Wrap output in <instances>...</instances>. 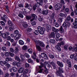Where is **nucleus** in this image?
<instances>
[{
  "label": "nucleus",
  "mask_w": 77,
  "mask_h": 77,
  "mask_svg": "<svg viewBox=\"0 0 77 77\" xmlns=\"http://www.w3.org/2000/svg\"><path fill=\"white\" fill-rule=\"evenodd\" d=\"M3 64L5 65V66H7L8 68H9V67H10V64L6 62V61H0V65L1 66H3Z\"/></svg>",
  "instance_id": "obj_1"
},
{
  "label": "nucleus",
  "mask_w": 77,
  "mask_h": 77,
  "mask_svg": "<svg viewBox=\"0 0 77 77\" xmlns=\"http://www.w3.org/2000/svg\"><path fill=\"white\" fill-rule=\"evenodd\" d=\"M41 63L40 64L41 66H39V69L38 70V71L39 72H40V73H41L42 72V71H43V69H42V65H44V64L42 63V62H44V60L42 59L40 61Z\"/></svg>",
  "instance_id": "obj_2"
},
{
  "label": "nucleus",
  "mask_w": 77,
  "mask_h": 77,
  "mask_svg": "<svg viewBox=\"0 0 77 77\" xmlns=\"http://www.w3.org/2000/svg\"><path fill=\"white\" fill-rule=\"evenodd\" d=\"M8 24L10 26V28H9V31H12L14 30V24L11 21H9L8 22Z\"/></svg>",
  "instance_id": "obj_3"
},
{
  "label": "nucleus",
  "mask_w": 77,
  "mask_h": 77,
  "mask_svg": "<svg viewBox=\"0 0 77 77\" xmlns=\"http://www.w3.org/2000/svg\"><path fill=\"white\" fill-rule=\"evenodd\" d=\"M38 29L41 35L44 34V30H45L44 28L39 26L38 27Z\"/></svg>",
  "instance_id": "obj_4"
},
{
  "label": "nucleus",
  "mask_w": 77,
  "mask_h": 77,
  "mask_svg": "<svg viewBox=\"0 0 77 77\" xmlns=\"http://www.w3.org/2000/svg\"><path fill=\"white\" fill-rule=\"evenodd\" d=\"M46 64L47 65V66L49 68H50L51 66V63H50L49 62H45L44 63V65H42V67H45V68H46Z\"/></svg>",
  "instance_id": "obj_5"
},
{
  "label": "nucleus",
  "mask_w": 77,
  "mask_h": 77,
  "mask_svg": "<svg viewBox=\"0 0 77 77\" xmlns=\"http://www.w3.org/2000/svg\"><path fill=\"white\" fill-rule=\"evenodd\" d=\"M62 4L60 3H58L56 4L55 6V9L56 10H58V9L62 8Z\"/></svg>",
  "instance_id": "obj_6"
},
{
  "label": "nucleus",
  "mask_w": 77,
  "mask_h": 77,
  "mask_svg": "<svg viewBox=\"0 0 77 77\" xmlns=\"http://www.w3.org/2000/svg\"><path fill=\"white\" fill-rule=\"evenodd\" d=\"M34 41H36L38 45H40V46L42 47H45V45H44V44L43 42H41V41H37L36 40H35Z\"/></svg>",
  "instance_id": "obj_7"
},
{
  "label": "nucleus",
  "mask_w": 77,
  "mask_h": 77,
  "mask_svg": "<svg viewBox=\"0 0 77 77\" xmlns=\"http://www.w3.org/2000/svg\"><path fill=\"white\" fill-rule=\"evenodd\" d=\"M41 56L42 57H44L45 60H47V59H48V57L47 55V54L44 52H43L41 53Z\"/></svg>",
  "instance_id": "obj_8"
},
{
  "label": "nucleus",
  "mask_w": 77,
  "mask_h": 77,
  "mask_svg": "<svg viewBox=\"0 0 77 77\" xmlns=\"http://www.w3.org/2000/svg\"><path fill=\"white\" fill-rule=\"evenodd\" d=\"M25 8H28V9H29L30 11H31L32 9V7L30 6L28 3H26L25 5Z\"/></svg>",
  "instance_id": "obj_9"
},
{
  "label": "nucleus",
  "mask_w": 77,
  "mask_h": 77,
  "mask_svg": "<svg viewBox=\"0 0 77 77\" xmlns=\"http://www.w3.org/2000/svg\"><path fill=\"white\" fill-rule=\"evenodd\" d=\"M31 72V70L28 69H25L24 71L23 72V75L26 74L27 73H30Z\"/></svg>",
  "instance_id": "obj_10"
},
{
  "label": "nucleus",
  "mask_w": 77,
  "mask_h": 77,
  "mask_svg": "<svg viewBox=\"0 0 77 77\" xmlns=\"http://www.w3.org/2000/svg\"><path fill=\"white\" fill-rule=\"evenodd\" d=\"M36 44V48L38 50V51H41V48L39 45H38L39 44L36 41H34Z\"/></svg>",
  "instance_id": "obj_11"
},
{
  "label": "nucleus",
  "mask_w": 77,
  "mask_h": 77,
  "mask_svg": "<svg viewBox=\"0 0 77 77\" xmlns=\"http://www.w3.org/2000/svg\"><path fill=\"white\" fill-rule=\"evenodd\" d=\"M33 19H31L30 21L32 22L33 21L34 19H36L37 18V16L35 14H32L31 15Z\"/></svg>",
  "instance_id": "obj_12"
},
{
  "label": "nucleus",
  "mask_w": 77,
  "mask_h": 77,
  "mask_svg": "<svg viewBox=\"0 0 77 77\" xmlns=\"http://www.w3.org/2000/svg\"><path fill=\"white\" fill-rule=\"evenodd\" d=\"M56 37V35H55V34L53 32H52L51 34H50L49 35V38H55Z\"/></svg>",
  "instance_id": "obj_13"
},
{
  "label": "nucleus",
  "mask_w": 77,
  "mask_h": 77,
  "mask_svg": "<svg viewBox=\"0 0 77 77\" xmlns=\"http://www.w3.org/2000/svg\"><path fill=\"white\" fill-rule=\"evenodd\" d=\"M20 36H21V35H20V34L16 35L14 37V39L15 41H17V40L20 38Z\"/></svg>",
  "instance_id": "obj_14"
},
{
  "label": "nucleus",
  "mask_w": 77,
  "mask_h": 77,
  "mask_svg": "<svg viewBox=\"0 0 77 77\" xmlns=\"http://www.w3.org/2000/svg\"><path fill=\"white\" fill-rule=\"evenodd\" d=\"M76 46H75V47H74V49L72 48V47H70L69 48V50H74L75 51H77V46H76V45H75Z\"/></svg>",
  "instance_id": "obj_15"
},
{
  "label": "nucleus",
  "mask_w": 77,
  "mask_h": 77,
  "mask_svg": "<svg viewBox=\"0 0 77 77\" xmlns=\"http://www.w3.org/2000/svg\"><path fill=\"white\" fill-rule=\"evenodd\" d=\"M43 2L45 3V8H47L48 6V4L47 3V2H48L47 0H43Z\"/></svg>",
  "instance_id": "obj_16"
},
{
  "label": "nucleus",
  "mask_w": 77,
  "mask_h": 77,
  "mask_svg": "<svg viewBox=\"0 0 77 77\" xmlns=\"http://www.w3.org/2000/svg\"><path fill=\"white\" fill-rule=\"evenodd\" d=\"M57 63L58 64L59 66H60L61 67H63V63L62 62L57 61Z\"/></svg>",
  "instance_id": "obj_17"
},
{
  "label": "nucleus",
  "mask_w": 77,
  "mask_h": 77,
  "mask_svg": "<svg viewBox=\"0 0 77 77\" xmlns=\"http://www.w3.org/2000/svg\"><path fill=\"white\" fill-rule=\"evenodd\" d=\"M52 30L53 32H55L56 33L57 32H58L59 31V30L58 29L55 28L54 27H52Z\"/></svg>",
  "instance_id": "obj_18"
},
{
  "label": "nucleus",
  "mask_w": 77,
  "mask_h": 77,
  "mask_svg": "<svg viewBox=\"0 0 77 77\" xmlns=\"http://www.w3.org/2000/svg\"><path fill=\"white\" fill-rule=\"evenodd\" d=\"M63 21V18L62 17H60L58 19V23H60Z\"/></svg>",
  "instance_id": "obj_19"
},
{
  "label": "nucleus",
  "mask_w": 77,
  "mask_h": 77,
  "mask_svg": "<svg viewBox=\"0 0 77 77\" xmlns=\"http://www.w3.org/2000/svg\"><path fill=\"white\" fill-rule=\"evenodd\" d=\"M63 71L62 69H61L60 67H59V71L57 72V73L59 74V75H60V73H63Z\"/></svg>",
  "instance_id": "obj_20"
},
{
  "label": "nucleus",
  "mask_w": 77,
  "mask_h": 77,
  "mask_svg": "<svg viewBox=\"0 0 77 77\" xmlns=\"http://www.w3.org/2000/svg\"><path fill=\"white\" fill-rule=\"evenodd\" d=\"M22 26L24 29H26L28 27V24L26 23H23L22 24Z\"/></svg>",
  "instance_id": "obj_21"
},
{
  "label": "nucleus",
  "mask_w": 77,
  "mask_h": 77,
  "mask_svg": "<svg viewBox=\"0 0 77 77\" xmlns=\"http://www.w3.org/2000/svg\"><path fill=\"white\" fill-rule=\"evenodd\" d=\"M48 10H45L42 11V14L43 15H47V14H48Z\"/></svg>",
  "instance_id": "obj_22"
},
{
  "label": "nucleus",
  "mask_w": 77,
  "mask_h": 77,
  "mask_svg": "<svg viewBox=\"0 0 77 77\" xmlns=\"http://www.w3.org/2000/svg\"><path fill=\"white\" fill-rule=\"evenodd\" d=\"M56 40L57 41H58V40L57 39H58L59 37H60V34H59V33H58L57 32H56Z\"/></svg>",
  "instance_id": "obj_23"
},
{
  "label": "nucleus",
  "mask_w": 77,
  "mask_h": 77,
  "mask_svg": "<svg viewBox=\"0 0 77 77\" xmlns=\"http://www.w3.org/2000/svg\"><path fill=\"white\" fill-rule=\"evenodd\" d=\"M14 52L15 54H16L17 53H18V52H19V49H18V48H16L14 51Z\"/></svg>",
  "instance_id": "obj_24"
},
{
  "label": "nucleus",
  "mask_w": 77,
  "mask_h": 77,
  "mask_svg": "<svg viewBox=\"0 0 77 77\" xmlns=\"http://www.w3.org/2000/svg\"><path fill=\"white\" fill-rule=\"evenodd\" d=\"M19 43L20 45H24V42L21 40H20L19 41Z\"/></svg>",
  "instance_id": "obj_25"
},
{
  "label": "nucleus",
  "mask_w": 77,
  "mask_h": 77,
  "mask_svg": "<svg viewBox=\"0 0 77 77\" xmlns=\"http://www.w3.org/2000/svg\"><path fill=\"white\" fill-rule=\"evenodd\" d=\"M33 54L34 55L32 56V57L33 59L34 60H36V53L34 52L33 53Z\"/></svg>",
  "instance_id": "obj_26"
},
{
  "label": "nucleus",
  "mask_w": 77,
  "mask_h": 77,
  "mask_svg": "<svg viewBox=\"0 0 77 77\" xmlns=\"http://www.w3.org/2000/svg\"><path fill=\"white\" fill-rule=\"evenodd\" d=\"M71 20V17H70V16H68L67 17L66 20L65 22H68V21H70Z\"/></svg>",
  "instance_id": "obj_27"
},
{
  "label": "nucleus",
  "mask_w": 77,
  "mask_h": 77,
  "mask_svg": "<svg viewBox=\"0 0 77 77\" xmlns=\"http://www.w3.org/2000/svg\"><path fill=\"white\" fill-rule=\"evenodd\" d=\"M24 71V68L23 67L20 68L19 70L18 71V72L19 73H22L23 71Z\"/></svg>",
  "instance_id": "obj_28"
},
{
  "label": "nucleus",
  "mask_w": 77,
  "mask_h": 77,
  "mask_svg": "<svg viewBox=\"0 0 77 77\" xmlns=\"http://www.w3.org/2000/svg\"><path fill=\"white\" fill-rule=\"evenodd\" d=\"M59 31H60V33H63L64 32V29H63V27H62V26H61L60 29Z\"/></svg>",
  "instance_id": "obj_29"
},
{
  "label": "nucleus",
  "mask_w": 77,
  "mask_h": 77,
  "mask_svg": "<svg viewBox=\"0 0 77 77\" xmlns=\"http://www.w3.org/2000/svg\"><path fill=\"white\" fill-rule=\"evenodd\" d=\"M54 15H55L54 13H52L51 15V17L52 20H54Z\"/></svg>",
  "instance_id": "obj_30"
},
{
  "label": "nucleus",
  "mask_w": 77,
  "mask_h": 77,
  "mask_svg": "<svg viewBox=\"0 0 77 77\" xmlns=\"http://www.w3.org/2000/svg\"><path fill=\"white\" fill-rule=\"evenodd\" d=\"M50 42L52 44H54L56 43V40L54 39H51L50 40Z\"/></svg>",
  "instance_id": "obj_31"
},
{
  "label": "nucleus",
  "mask_w": 77,
  "mask_h": 77,
  "mask_svg": "<svg viewBox=\"0 0 77 77\" xmlns=\"http://www.w3.org/2000/svg\"><path fill=\"white\" fill-rule=\"evenodd\" d=\"M15 60H16L18 62H21V60L18 56H16L15 57Z\"/></svg>",
  "instance_id": "obj_32"
},
{
  "label": "nucleus",
  "mask_w": 77,
  "mask_h": 77,
  "mask_svg": "<svg viewBox=\"0 0 77 77\" xmlns=\"http://www.w3.org/2000/svg\"><path fill=\"white\" fill-rule=\"evenodd\" d=\"M51 64L53 66V68L54 69H56V64L55 63H54L53 62H51Z\"/></svg>",
  "instance_id": "obj_33"
},
{
  "label": "nucleus",
  "mask_w": 77,
  "mask_h": 77,
  "mask_svg": "<svg viewBox=\"0 0 77 77\" xmlns=\"http://www.w3.org/2000/svg\"><path fill=\"white\" fill-rule=\"evenodd\" d=\"M59 45L57 46H56V50L57 51H61V49H60V47H59Z\"/></svg>",
  "instance_id": "obj_34"
},
{
  "label": "nucleus",
  "mask_w": 77,
  "mask_h": 77,
  "mask_svg": "<svg viewBox=\"0 0 77 77\" xmlns=\"http://www.w3.org/2000/svg\"><path fill=\"white\" fill-rule=\"evenodd\" d=\"M46 28H47V29H48V30H51V26L48 24H46Z\"/></svg>",
  "instance_id": "obj_35"
},
{
  "label": "nucleus",
  "mask_w": 77,
  "mask_h": 77,
  "mask_svg": "<svg viewBox=\"0 0 77 77\" xmlns=\"http://www.w3.org/2000/svg\"><path fill=\"white\" fill-rule=\"evenodd\" d=\"M62 26H63L65 29H66V27H67L66 26V22L64 23Z\"/></svg>",
  "instance_id": "obj_36"
},
{
  "label": "nucleus",
  "mask_w": 77,
  "mask_h": 77,
  "mask_svg": "<svg viewBox=\"0 0 77 77\" xmlns=\"http://www.w3.org/2000/svg\"><path fill=\"white\" fill-rule=\"evenodd\" d=\"M22 48L23 50H26L27 49V46L25 45Z\"/></svg>",
  "instance_id": "obj_37"
},
{
  "label": "nucleus",
  "mask_w": 77,
  "mask_h": 77,
  "mask_svg": "<svg viewBox=\"0 0 77 77\" xmlns=\"http://www.w3.org/2000/svg\"><path fill=\"white\" fill-rule=\"evenodd\" d=\"M6 60L7 62H9V61H12V59L11 58H9V57H7L6 58Z\"/></svg>",
  "instance_id": "obj_38"
},
{
  "label": "nucleus",
  "mask_w": 77,
  "mask_h": 77,
  "mask_svg": "<svg viewBox=\"0 0 77 77\" xmlns=\"http://www.w3.org/2000/svg\"><path fill=\"white\" fill-rule=\"evenodd\" d=\"M45 71L44 72V74H48V69H47L46 68H45Z\"/></svg>",
  "instance_id": "obj_39"
},
{
  "label": "nucleus",
  "mask_w": 77,
  "mask_h": 77,
  "mask_svg": "<svg viewBox=\"0 0 77 77\" xmlns=\"http://www.w3.org/2000/svg\"><path fill=\"white\" fill-rule=\"evenodd\" d=\"M54 26L55 27H59V25L57 22H55L54 23Z\"/></svg>",
  "instance_id": "obj_40"
},
{
  "label": "nucleus",
  "mask_w": 77,
  "mask_h": 77,
  "mask_svg": "<svg viewBox=\"0 0 77 77\" xmlns=\"http://www.w3.org/2000/svg\"><path fill=\"white\" fill-rule=\"evenodd\" d=\"M24 55L27 58H29L30 57V56L29 55V54L27 53H25Z\"/></svg>",
  "instance_id": "obj_41"
},
{
  "label": "nucleus",
  "mask_w": 77,
  "mask_h": 77,
  "mask_svg": "<svg viewBox=\"0 0 77 77\" xmlns=\"http://www.w3.org/2000/svg\"><path fill=\"white\" fill-rule=\"evenodd\" d=\"M37 12H39V13H42V10L41 8H38L37 10Z\"/></svg>",
  "instance_id": "obj_42"
},
{
  "label": "nucleus",
  "mask_w": 77,
  "mask_h": 77,
  "mask_svg": "<svg viewBox=\"0 0 77 77\" xmlns=\"http://www.w3.org/2000/svg\"><path fill=\"white\" fill-rule=\"evenodd\" d=\"M5 45L10 47L11 46V43H10V42H9L7 41V44H5Z\"/></svg>",
  "instance_id": "obj_43"
},
{
  "label": "nucleus",
  "mask_w": 77,
  "mask_h": 77,
  "mask_svg": "<svg viewBox=\"0 0 77 77\" xmlns=\"http://www.w3.org/2000/svg\"><path fill=\"white\" fill-rule=\"evenodd\" d=\"M16 66L17 67H20L21 66V63L20 62H18L17 63Z\"/></svg>",
  "instance_id": "obj_44"
},
{
  "label": "nucleus",
  "mask_w": 77,
  "mask_h": 77,
  "mask_svg": "<svg viewBox=\"0 0 77 77\" xmlns=\"http://www.w3.org/2000/svg\"><path fill=\"white\" fill-rule=\"evenodd\" d=\"M42 20H43L42 18L41 17V16H39L38 18V21H42Z\"/></svg>",
  "instance_id": "obj_45"
},
{
  "label": "nucleus",
  "mask_w": 77,
  "mask_h": 77,
  "mask_svg": "<svg viewBox=\"0 0 77 77\" xmlns=\"http://www.w3.org/2000/svg\"><path fill=\"white\" fill-rule=\"evenodd\" d=\"M34 34L35 35H38L39 34V32L38 30H35L34 32Z\"/></svg>",
  "instance_id": "obj_46"
},
{
  "label": "nucleus",
  "mask_w": 77,
  "mask_h": 77,
  "mask_svg": "<svg viewBox=\"0 0 77 77\" xmlns=\"http://www.w3.org/2000/svg\"><path fill=\"white\" fill-rule=\"evenodd\" d=\"M6 36L7 35L6 34H5V33H4L2 34V36L4 39H6Z\"/></svg>",
  "instance_id": "obj_47"
},
{
  "label": "nucleus",
  "mask_w": 77,
  "mask_h": 77,
  "mask_svg": "<svg viewBox=\"0 0 77 77\" xmlns=\"http://www.w3.org/2000/svg\"><path fill=\"white\" fill-rule=\"evenodd\" d=\"M64 44V42H61L60 43H58L57 44L59 46H61V45H63Z\"/></svg>",
  "instance_id": "obj_48"
},
{
  "label": "nucleus",
  "mask_w": 77,
  "mask_h": 77,
  "mask_svg": "<svg viewBox=\"0 0 77 77\" xmlns=\"http://www.w3.org/2000/svg\"><path fill=\"white\" fill-rule=\"evenodd\" d=\"M13 69L14 72H16L17 71V68L15 67H13Z\"/></svg>",
  "instance_id": "obj_49"
},
{
  "label": "nucleus",
  "mask_w": 77,
  "mask_h": 77,
  "mask_svg": "<svg viewBox=\"0 0 77 77\" xmlns=\"http://www.w3.org/2000/svg\"><path fill=\"white\" fill-rule=\"evenodd\" d=\"M9 53H10V52H5V56H9Z\"/></svg>",
  "instance_id": "obj_50"
},
{
  "label": "nucleus",
  "mask_w": 77,
  "mask_h": 77,
  "mask_svg": "<svg viewBox=\"0 0 77 77\" xmlns=\"http://www.w3.org/2000/svg\"><path fill=\"white\" fill-rule=\"evenodd\" d=\"M39 0L40 2L39 3L40 4L41 6H42L43 4V1H42V0H39Z\"/></svg>",
  "instance_id": "obj_51"
},
{
  "label": "nucleus",
  "mask_w": 77,
  "mask_h": 77,
  "mask_svg": "<svg viewBox=\"0 0 77 77\" xmlns=\"http://www.w3.org/2000/svg\"><path fill=\"white\" fill-rule=\"evenodd\" d=\"M49 57L51 59H54V56L53 55H52L51 54L49 55Z\"/></svg>",
  "instance_id": "obj_52"
},
{
  "label": "nucleus",
  "mask_w": 77,
  "mask_h": 77,
  "mask_svg": "<svg viewBox=\"0 0 77 77\" xmlns=\"http://www.w3.org/2000/svg\"><path fill=\"white\" fill-rule=\"evenodd\" d=\"M28 51L29 52V53H32V49H28Z\"/></svg>",
  "instance_id": "obj_53"
},
{
  "label": "nucleus",
  "mask_w": 77,
  "mask_h": 77,
  "mask_svg": "<svg viewBox=\"0 0 77 77\" xmlns=\"http://www.w3.org/2000/svg\"><path fill=\"white\" fill-rule=\"evenodd\" d=\"M0 23L2 24V26H4L5 25V23L3 21H1L0 22Z\"/></svg>",
  "instance_id": "obj_54"
},
{
  "label": "nucleus",
  "mask_w": 77,
  "mask_h": 77,
  "mask_svg": "<svg viewBox=\"0 0 77 77\" xmlns=\"http://www.w3.org/2000/svg\"><path fill=\"white\" fill-rule=\"evenodd\" d=\"M15 75V73L14 72H11L10 73V75L12 77H14Z\"/></svg>",
  "instance_id": "obj_55"
},
{
  "label": "nucleus",
  "mask_w": 77,
  "mask_h": 77,
  "mask_svg": "<svg viewBox=\"0 0 77 77\" xmlns=\"http://www.w3.org/2000/svg\"><path fill=\"white\" fill-rule=\"evenodd\" d=\"M60 2L62 5H65V2L63 0H61Z\"/></svg>",
  "instance_id": "obj_56"
},
{
  "label": "nucleus",
  "mask_w": 77,
  "mask_h": 77,
  "mask_svg": "<svg viewBox=\"0 0 77 77\" xmlns=\"http://www.w3.org/2000/svg\"><path fill=\"white\" fill-rule=\"evenodd\" d=\"M25 67H26V68H28L29 66L30 65H29V63H26L25 64Z\"/></svg>",
  "instance_id": "obj_57"
},
{
  "label": "nucleus",
  "mask_w": 77,
  "mask_h": 77,
  "mask_svg": "<svg viewBox=\"0 0 77 77\" xmlns=\"http://www.w3.org/2000/svg\"><path fill=\"white\" fill-rule=\"evenodd\" d=\"M28 63H31V62L32 63L33 62V60H32L31 58H30L29 59H28Z\"/></svg>",
  "instance_id": "obj_58"
},
{
  "label": "nucleus",
  "mask_w": 77,
  "mask_h": 77,
  "mask_svg": "<svg viewBox=\"0 0 77 77\" xmlns=\"http://www.w3.org/2000/svg\"><path fill=\"white\" fill-rule=\"evenodd\" d=\"M32 30V29L31 28H28L26 29V31L27 32H31Z\"/></svg>",
  "instance_id": "obj_59"
},
{
  "label": "nucleus",
  "mask_w": 77,
  "mask_h": 77,
  "mask_svg": "<svg viewBox=\"0 0 77 77\" xmlns=\"http://www.w3.org/2000/svg\"><path fill=\"white\" fill-rule=\"evenodd\" d=\"M40 5V4L39 2H37L36 4V7L37 8H38L39 6V5Z\"/></svg>",
  "instance_id": "obj_60"
},
{
  "label": "nucleus",
  "mask_w": 77,
  "mask_h": 77,
  "mask_svg": "<svg viewBox=\"0 0 77 77\" xmlns=\"http://www.w3.org/2000/svg\"><path fill=\"white\" fill-rule=\"evenodd\" d=\"M18 32H19L18 31V30H15L14 32V33L15 35H17V34H18Z\"/></svg>",
  "instance_id": "obj_61"
},
{
  "label": "nucleus",
  "mask_w": 77,
  "mask_h": 77,
  "mask_svg": "<svg viewBox=\"0 0 77 77\" xmlns=\"http://www.w3.org/2000/svg\"><path fill=\"white\" fill-rule=\"evenodd\" d=\"M20 57L21 59L23 60L24 58V56L23 55H21Z\"/></svg>",
  "instance_id": "obj_62"
},
{
  "label": "nucleus",
  "mask_w": 77,
  "mask_h": 77,
  "mask_svg": "<svg viewBox=\"0 0 77 77\" xmlns=\"http://www.w3.org/2000/svg\"><path fill=\"white\" fill-rule=\"evenodd\" d=\"M18 16L19 17H20V18H23V15L22 14H19L18 15Z\"/></svg>",
  "instance_id": "obj_63"
},
{
  "label": "nucleus",
  "mask_w": 77,
  "mask_h": 77,
  "mask_svg": "<svg viewBox=\"0 0 77 77\" xmlns=\"http://www.w3.org/2000/svg\"><path fill=\"white\" fill-rule=\"evenodd\" d=\"M9 76V74L8 73H6L5 75V77H8Z\"/></svg>",
  "instance_id": "obj_64"
}]
</instances>
